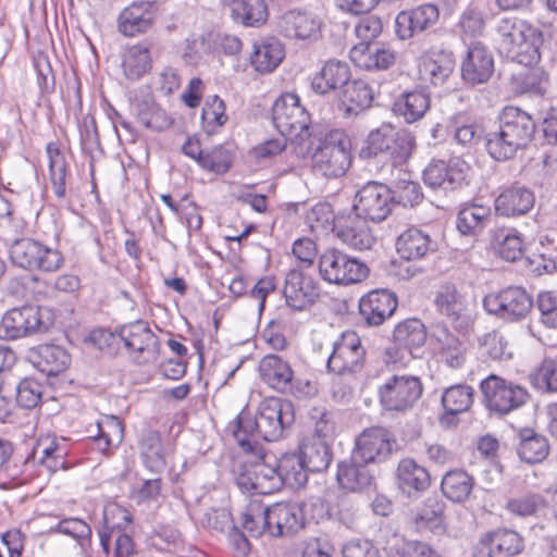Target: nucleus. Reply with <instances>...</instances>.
<instances>
[{
	"label": "nucleus",
	"mask_w": 557,
	"mask_h": 557,
	"mask_svg": "<svg viewBox=\"0 0 557 557\" xmlns=\"http://www.w3.org/2000/svg\"><path fill=\"white\" fill-rule=\"evenodd\" d=\"M293 406L289 401L268 397L259 403L256 413L243 410L236 419L233 431L238 445L246 453L259 455V440L268 442L278 440L283 431L294 423Z\"/></svg>",
	"instance_id": "f257e3e1"
},
{
	"label": "nucleus",
	"mask_w": 557,
	"mask_h": 557,
	"mask_svg": "<svg viewBox=\"0 0 557 557\" xmlns=\"http://www.w3.org/2000/svg\"><path fill=\"white\" fill-rule=\"evenodd\" d=\"M536 124L524 110L507 106L498 116V128L486 134V149L495 160L512 158L533 139Z\"/></svg>",
	"instance_id": "f03ea898"
},
{
	"label": "nucleus",
	"mask_w": 557,
	"mask_h": 557,
	"mask_svg": "<svg viewBox=\"0 0 557 557\" xmlns=\"http://www.w3.org/2000/svg\"><path fill=\"white\" fill-rule=\"evenodd\" d=\"M495 42L500 54L521 65L539 63L542 33L516 16H505L494 27Z\"/></svg>",
	"instance_id": "7ed1b4c3"
},
{
	"label": "nucleus",
	"mask_w": 557,
	"mask_h": 557,
	"mask_svg": "<svg viewBox=\"0 0 557 557\" xmlns=\"http://www.w3.org/2000/svg\"><path fill=\"white\" fill-rule=\"evenodd\" d=\"M350 149V139L344 131H330L320 138L311 156L312 171L327 178L343 176L351 163Z\"/></svg>",
	"instance_id": "20e7f679"
},
{
	"label": "nucleus",
	"mask_w": 557,
	"mask_h": 557,
	"mask_svg": "<svg viewBox=\"0 0 557 557\" xmlns=\"http://www.w3.org/2000/svg\"><path fill=\"white\" fill-rule=\"evenodd\" d=\"M414 146L413 136L407 131H398L383 124L371 131L359 150V157L368 160L384 156L393 165L403 164L410 157Z\"/></svg>",
	"instance_id": "39448f33"
},
{
	"label": "nucleus",
	"mask_w": 557,
	"mask_h": 557,
	"mask_svg": "<svg viewBox=\"0 0 557 557\" xmlns=\"http://www.w3.org/2000/svg\"><path fill=\"white\" fill-rule=\"evenodd\" d=\"M9 255L12 263L28 271L57 272L64 264L63 253L30 237L13 240Z\"/></svg>",
	"instance_id": "423d86ee"
},
{
	"label": "nucleus",
	"mask_w": 557,
	"mask_h": 557,
	"mask_svg": "<svg viewBox=\"0 0 557 557\" xmlns=\"http://www.w3.org/2000/svg\"><path fill=\"white\" fill-rule=\"evenodd\" d=\"M53 324L52 313L47 308L22 306L8 310L0 322V337L17 339L49 331Z\"/></svg>",
	"instance_id": "0eeeda50"
},
{
	"label": "nucleus",
	"mask_w": 557,
	"mask_h": 557,
	"mask_svg": "<svg viewBox=\"0 0 557 557\" xmlns=\"http://www.w3.org/2000/svg\"><path fill=\"white\" fill-rule=\"evenodd\" d=\"M272 120L280 134L290 140L301 143L311 136L309 132L310 115L300 104L296 94L286 92L275 100L272 108Z\"/></svg>",
	"instance_id": "6e6552de"
},
{
	"label": "nucleus",
	"mask_w": 557,
	"mask_h": 557,
	"mask_svg": "<svg viewBox=\"0 0 557 557\" xmlns=\"http://www.w3.org/2000/svg\"><path fill=\"white\" fill-rule=\"evenodd\" d=\"M486 408L500 416L519 409L530 398L528 389L519 384L491 374L480 384Z\"/></svg>",
	"instance_id": "1a4fd4ad"
},
{
	"label": "nucleus",
	"mask_w": 557,
	"mask_h": 557,
	"mask_svg": "<svg viewBox=\"0 0 557 557\" xmlns=\"http://www.w3.org/2000/svg\"><path fill=\"white\" fill-rule=\"evenodd\" d=\"M423 392L418 376L392 375L379 388V399L384 411L405 413L410 410Z\"/></svg>",
	"instance_id": "9d476101"
},
{
	"label": "nucleus",
	"mask_w": 557,
	"mask_h": 557,
	"mask_svg": "<svg viewBox=\"0 0 557 557\" xmlns=\"http://www.w3.org/2000/svg\"><path fill=\"white\" fill-rule=\"evenodd\" d=\"M319 271L324 281L337 285L359 283L369 275L366 263L338 249H329L320 257Z\"/></svg>",
	"instance_id": "9b49d317"
},
{
	"label": "nucleus",
	"mask_w": 557,
	"mask_h": 557,
	"mask_svg": "<svg viewBox=\"0 0 557 557\" xmlns=\"http://www.w3.org/2000/svg\"><path fill=\"white\" fill-rule=\"evenodd\" d=\"M109 336H117L128 354L139 364L153 362L158 359L159 339L146 321L137 320L121 325Z\"/></svg>",
	"instance_id": "f8f14e48"
},
{
	"label": "nucleus",
	"mask_w": 557,
	"mask_h": 557,
	"mask_svg": "<svg viewBox=\"0 0 557 557\" xmlns=\"http://www.w3.org/2000/svg\"><path fill=\"white\" fill-rule=\"evenodd\" d=\"M533 306L531 295L520 286H508L497 293L487 294L483 299V307L490 314L509 322L525 319Z\"/></svg>",
	"instance_id": "ddd939ff"
},
{
	"label": "nucleus",
	"mask_w": 557,
	"mask_h": 557,
	"mask_svg": "<svg viewBox=\"0 0 557 557\" xmlns=\"http://www.w3.org/2000/svg\"><path fill=\"white\" fill-rule=\"evenodd\" d=\"M433 305L441 315L445 317L456 331L468 334L473 321L468 314L466 294L451 282L443 283L434 293Z\"/></svg>",
	"instance_id": "4468645a"
},
{
	"label": "nucleus",
	"mask_w": 557,
	"mask_h": 557,
	"mask_svg": "<svg viewBox=\"0 0 557 557\" xmlns=\"http://www.w3.org/2000/svg\"><path fill=\"white\" fill-rule=\"evenodd\" d=\"M259 460L246 462L236 478L237 485L245 492L269 495L281 490V476L276 462L265 460V456L252 453Z\"/></svg>",
	"instance_id": "2eb2a0df"
},
{
	"label": "nucleus",
	"mask_w": 557,
	"mask_h": 557,
	"mask_svg": "<svg viewBox=\"0 0 557 557\" xmlns=\"http://www.w3.org/2000/svg\"><path fill=\"white\" fill-rule=\"evenodd\" d=\"M392 190L384 184L369 182L355 196V213L372 221L382 222L391 212Z\"/></svg>",
	"instance_id": "dca6fc26"
},
{
	"label": "nucleus",
	"mask_w": 557,
	"mask_h": 557,
	"mask_svg": "<svg viewBox=\"0 0 557 557\" xmlns=\"http://www.w3.org/2000/svg\"><path fill=\"white\" fill-rule=\"evenodd\" d=\"M396 440L394 434L383 426L364 430L356 440L352 450L355 461L370 463L382 462L392 454Z\"/></svg>",
	"instance_id": "f3484780"
},
{
	"label": "nucleus",
	"mask_w": 557,
	"mask_h": 557,
	"mask_svg": "<svg viewBox=\"0 0 557 557\" xmlns=\"http://www.w3.org/2000/svg\"><path fill=\"white\" fill-rule=\"evenodd\" d=\"M366 350L355 332H345L334 343L333 352L327 359V369L336 374L355 373L364 361Z\"/></svg>",
	"instance_id": "a211bd4d"
},
{
	"label": "nucleus",
	"mask_w": 557,
	"mask_h": 557,
	"mask_svg": "<svg viewBox=\"0 0 557 557\" xmlns=\"http://www.w3.org/2000/svg\"><path fill=\"white\" fill-rule=\"evenodd\" d=\"M394 346L386 349L389 361H403L408 354L417 357V351L426 341V329L419 319H407L399 322L393 333Z\"/></svg>",
	"instance_id": "6ab92c4d"
},
{
	"label": "nucleus",
	"mask_w": 557,
	"mask_h": 557,
	"mask_svg": "<svg viewBox=\"0 0 557 557\" xmlns=\"http://www.w3.org/2000/svg\"><path fill=\"white\" fill-rule=\"evenodd\" d=\"M369 221L370 220L350 211L335 219L333 231L336 236L350 248L361 251L369 250L376 242Z\"/></svg>",
	"instance_id": "aec40b11"
},
{
	"label": "nucleus",
	"mask_w": 557,
	"mask_h": 557,
	"mask_svg": "<svg viewBox=\"0 0 557 557\" xmlns=\"http://www.w3.org/2000/svg\"><path fill=\"white\" fill-rule=\"evenodd\" d=\"M524 548L523 537L513 530L498 529L483 536L474 547V557H513Z\"/></svg>",
	"instance_id": "412c9836"
},
{
	"label": "nucleus",
	"mask_w": 557,
	"mask_h": 557,
	"mask_svg": "<svg viewBox=\"0 0 557 557\" xmlns=\"http://www.w3.org/2000/svg\"><path fill=\"white\" fill-rule=\"evenodd\" d=\"M283 295L288 307L305 310L319 298V288L313 277L293 269L286 274Z\"/></svg>",
	"instance_id": "4be33fe9"
},
{
	"label": "nucleus",
	"mask_w": 557,
	"mask_h": 557,
	"mask_svg": "<svg viewBox=\"0 0 557 557\" xmlns=\"http://www.w3.org/2000/svg\"><path fill=\"white\" fill-rule=\"evenodd\" d=\"M494 73V58L492 52L482 42L469 46L461 63V77L468 85L485 84Z\"/></svg>",
	"instance_id": "5701e85b"
},
{
	"label": "nucleus",
	"mask_w": 557,
	"mask_h": 557,
	"mask_svg": "<svg viewBox=\"0 0 557 557\" xmlns=\"http://www.w3.org/2000/svg\"><path fill=\"white\" fill-rule=\"evenodd\" d=\"M440 16L438 8L432 3H424L411 10L401 11L395 20V32L399 39L412 38L433 26Z\"/></svg>",
	"instance_id": "b1692460"
},
{
	"label": "nucleus",
	"mask_w": 557,
	"mask_h": 557,
	"mask_svg": "<svg viewBox=\"0 0 557 557\" xmlns=\"http://www.w3.org/2000/svg\"><path fill=\"white\" fill-rule=\"evenodd\" d=\"M98 535L101 548L107 556L111 552V543L114 544V557H135L138 554L133 536L126 532L121 522H114L107 511Z\"/></svg>",
	"instance_id": "393cba45"
},
{
	"label": "nucleus",
	"mask_w": 557,
	"mask_h": 557,
	"mask_svg": "<svg viewBox=\"0 0 557 557\" xmlns=\"http://www.w3.org/2000/svg\"><path fill=\"white\" fill-rule=\"evenodd\" d=\"M397 305V297L393 292L374 289L360 299L359 311L368 325L377 326L392 317Z\"/></svg>",
	"instance_id": "a878e982"
},
{
	"label": "nucleus",
	"mask_w": 557,
	"mask_h": 557,
	"mask_svg": "<svg viewBox=\"0 0 557 557\" xmlns=\"http://www.w3.org/2000/svg\"><path fill=\"white\" fill-rule=\"evenodd\" d=\"M270 513L271 536L292 535L305 527L302 507L296 503H276L270 506Z\"/></svg>",
	"instance_id": "bb28decb"
},
{
	"label": "nucleus",
	"mask_w": 557,
	"mask_h": 557,
	"mask_svg": "<svg viewBox=\"0 0 557 557\" xmlns=\"http://www.w3.org/2000/svg\"><path fill=\"white\" fill-rule=\"evenodd\" d=\"M349 57L364 70H386L396 61V52L377 42H360L351 48Z\"/></svg>",
	"instance_id": "cd10ccee"
},
{
	"label": "nucleus",
	"mask_w": 557,
	"mask_h": 557,
	"mask_svg": "<svg viewBox=\"0 0 557 557\" xmlns=\"http://www.w3.org/2000/svg\"><path fill=\"white\" fill-rule=\"evenodd\" d=\"M535 202L534 193L520 185L505 188L495 199V211L502 216H519L527 214Z\"/></svg>",
	"instance_id": "c85d7f7f"
},
{
	"label": "nucleus",
	"mask_w": 557,
	"mask_h": 557,
	"mask_svg": "<svg viewBox=\"0 0 557 557\" xmlns=\"http://www.w3.org/2000/svg\"><path fill=\"white\" fill-rule=\"evenodd\" d=\"M28 360L42 373L52 376L65 371L71 356L58 345L44 344L29 349Z\"/></svg>",
	"instance_id": "c756f323"
},
{
	"label": "nucleus",
	"mask_w": 557,
	"mask_h": 557,
	"mask_svg": "<svg viewBox=\"0 0 557 557\" xmlns=\"http://www.w3.org/2000/svg\"><path fill=\"white\" fill-rule=\"evenodd\" d=\"M396 249L400 258L412 261L425 258L437 250V243L417 227L403 232L396 240Z\"/></svg>",
	"instance_id": "7c9ffc66"
},
{
	"label": "nucleus",
	"mask_w": 557,
	"mask_h": 557,
	"mask_svg": "<svg viewBox=\"0 0 557 557\" xmlns=\"http://www.w3.org/2000/svg\"><path fill=\"white\" fill-rule=\"evenodd\" d=\"M156 17L154 7L148 1H135L119 16V29L125 36H135L151 28Z\"/></svg>",
	"instance_id": "2f4dec72"
},
{
	"label": "nucleus",
	"mask_w": 557,
	"mask_h": 557,
	"mask_svg": "<svg viewBox=\"0 0 557 557\" xmlns=\"http://www.w3.org/2000/svg\"><path fill=\"white\" fill-rule=\"evenodd\" d=\"M259 372L262 381L278 392L289 391L293 386L292 366L278 355H265L260 360Z\"/></svg>",
	"instance_id": "473e14b6"
},
{
	"label": "nucleus",
	"mask_w": 557,
	"mask_h": 557,
	"mask_svg": "<svg viewBox=\"0 0 557 557\" xmlns=\"http://www.w3.org/2000/svg\"><path fill=\"white\" fill-rule=\"evenodd\" d=\"M372 101L373 90L366 81H348L341 92L338 108L345 117H349L369 109Z\"/></svg>",
	"instance_id": "72a5a7b5"
},
{
	"label": "nucleus",
	"mask_w": 557,
	"mask_h": 557,
	"mask_svg": "<svg viewBox=\"0 0 557 557\" xmlns=\"http://www.w3.org/2000/svg\"><path fill=\"white\" fill-rule=\"evenodd\" d=\"M459 162L446 163L443 160H433L423 171V181L431 188L455 189L465 180V174L458 168Z\"/></svg>",
	"instance_id": "f704fd0d"
},
{
	"label": "nucleus",
	"mask_w": 557,
	"mask_h": 557,
	"mask_svg": "<svg viewBox=\"0 0 557 557\" xmlns=\"http://www.w3.org/2000/svg\"><path fill=\"white\" fill-rule=\"evenodd\" d=\"M368 462L355 461L354 453L350 459L342 461L337 469V481L343 488L351 492H358L369 488L374 476L368 469Z\"/></svg>",
	"instance_id": "c9c22d12"
},
{
	"label": "nucleus",
	"mask_w": 557,
	"mask_h": 557,
	"mask_svg": "<svg viewBox=\"0 0 557 557\" xmlns=\"http://www.w3.org/2000/svg\"><path fill=\"white\" fill-rule=\"evenodd\" d=\"M430 108V96L422 89L405 90L393 102V112L407 123L422 119Z\"/></svg>",
	"instance_id": "e433bc0d"
},
{
	"label": "nucleus",
	"mask_w": 557,
	"mask_h": 557,
	"mask_svg": "<svg viewBox=\"0 0 557 557\" xmlns=\"http://www.w3.org/2000/svg\"><path fill=\"white\" fill-rule=\"evenodd\" d=\"M350 78V69L346 62L329 60L312 78V89L325 95L337 88H344Z\"/></svg>",
	"instance_id": "4c0bfd02"
},
{
	"label": "nucleus",
	"mask_w": 557,
	"mask_h": 557,
	"mask_svg": "<svg viewBox=\"0 0 557 557\" xmlns=\"http://www.w3.org/2000/svg\"><path fill=\"white\" fill-rule=\"evenodd\" d=\"M396 475L399 488L408 495L413 492H424L431 485V476L428 470L411 458L399 461Z\"/></svg>",
	"instance_id": "58836bf2"
},
{
	"label": "nucleus",
	"mask_w": 557,
	"mask_h": 557,
	"mask_svg": "<svg viewBox=\"0 0 557 557\" xmlns=\"http://www.w3.org/2000/svg\"><path fill=\"white\" fill-rule=\"evenodd\" d=\"M280 28L288 38L307 39L317 35L320 22L306 12L290 10L281 17Z\"/></svg>",
	"instance_id": "ea45409f"
},
{
	"label": "nucleus",
	"mask_w": 557,
	"mask_h": 557,
	"mask_svg": "<svg viewBox=\"0 0 557 557\" xmlns=\"http://www.w3.org/2000/svg\"><path fill=\"white\" fill-rule=\"evenodd\" d=\"M275 462L281 476V487L284 485L292 488L305 486L309 470L299 453L284 454Z\"/></svg>",
	"instance_id": "a19ab883"
},
{
	"label": "nucleus",
	"mask_w": 557,
	"mask_h": 557,
	"mask_svg": "<svg viewBox=\"0 0 557 557\" xmlns=\"http://www.w3.org/2000/svg\"><path fill=\"white\" fill-rule=\"evenodd\" d=\"M490 218L491 210L488 207L468 205L459 210L456 226L460 234L475 236L484 230Z\"/></svg>",
	"instance_id": "79ce46f5"
},
{
	"label": "nucleus",
	"mask_w": 557,
	"mask_h": 557,
	"mask_svg": "<svg viewBox=\"0 0 557 557\" xmlns=\"http://www.w3.org/2000/svg\"><path fill=\"white\" fill-rule=\"evenodd\" d=\"M232 10L233 16L246 26L263 24L268 17L264 0H222Z\"/></svg>",
	"instance_id": "37998d69"
},
{
	"label": "nucleus",
	"mask_w": 557,
	"mask_h": 557,
	"mask_svg": "<svg viewBox=\"0 0 557 557\" xmlns=\"http://www.w3.org/2000/svg\"><path fill=\"white\" fill-rule=\"evenodd\" d=\"M151 64L149 48L141 44L128 47L122 57L124 75L132 81L139 79L148 73Z\"/></svg>",
	"instance_id": "c03bdc74"
},
{
	"label": "nucleus",
	"mask_w": 557,
	"mask_h": 557,
	"mask_svg": "<svg viewBox=\"0 0 557 557\" xmlns=\"http://www.w3.org/2000/svg\"><path fill=\"white\" fill-rule=\"evenodd\" d=\"M445 503L438 497H428L422 507L413 513L411 522L417 530L430 529L437 531L443 529Z\"/></svg>",
	"instance_id": "a18cd8bd"
},
{
	"label": "nucleus",
	"mask_w": 557,
	"mask_h": 557,
	"mask_svg": "<svg viewBox=\"0 0 557 557\" xmlns=\"http://www.w3.org/2000/svg\"><path fill=\"white\" fill-rule=\"evenodd\" d=\"M284 48L276 39H268L255 45L251 63L258 72H272L282 62Z\"/></svg>",
	"instance_id": "49530a36"
},
{
	"label": "nucleus",
	"mask_w": 557,
	"mask_h": 557,
	"mask_svg": "<svg viewBox=\"0 0 557 557\" xmlns=\"http://www.w3.org/2000/svg\"><path fill=\"white\" fill-rule=\"evenodd\" d=\"M520 443L517 448L519 457L528 463L541 462L548 455L547 440L532 429H523L519 433Z\"/></svg>",
	"instance_id": "de8ad7c7"
},
{
	"label": "nucleus",
	"mask_w": 557,
	"mask_h": 557,
	"mask_svg": "<svg viewBox=\"0 0 557 557\" xmlns=\"http://www.w3.org/2000/svg\"><path fill=\"white\" fill-rule=\"evenodd\" d=\"M473 479L463 470L447 472L441 484V490L448 499L454 503H462L468 499L473 488Z\"/></svg>",
	"instance_id": "09e8293b"
},
{
	"label": "nucleus",
	"mask_w": 557,
	"mask_h": 557,
	"mask_svg": "<svg viewBox=\"0 0 557 557\" xmlns=\"http://www.w3.org/2000/svg\"><path fill=\"white\" fill-rule=\"evenodd\" d=\"M455 64V58L451 52H432L423 63V73L434 86H440L451 75Z\"/></svg>",
	"instance_id": "8fccbe9b"
},
{
	"label": "nucleus",
	"mask_w": 557,
	"mask_h": 557,
	"mask_svg": "<svg viewBox=\"0 0 557 557\" xmlns=\"http://www.w3.org/2000/svg\"><path fill=\"white\" fill-rule=\"evenodd\" d=\"M299 454L306 463L309 472H321L329 468L332 461V451L324 440H312L305 443Z\"/></svg>",
	"instance_id": "3c124183"
},
{
	"label": "nucleus",
	"mask_w": 557,
	"mask_h": 557,
	"mask_svg": "<svg viewBox=\"0 0 557 557\" xmlns=\"http://www.w3.org/2000/svg\"><path fill=\"white\" fill-rule=\"evenodd\" d=\"M136 116L138 121L148 129L161 132L169 128L172 117L156 102L150 100H140L135 104Z\"/></svg>",
	"instance_id": "603ef678"
},
{
	"label": "nucleus",
	"mask_w": 557,
	"mask_h": 557,
	"mask_svg": "<svg viewBox=\"0 0 557 557\" xmlns=\"http://www.w3.org/2000/svg\"><path fill=\"white\" fill-rule=\"evenodd\" d=\"M46 150L49 158V173L53 193L58 198H64L66 195L65 158L55 143H49Z\"/></svg>",
	"instance_id": "864d4df0"
},
{
	"label": "nucleus",
	"mask_w": 557,
	"mask_h": 557,
	"mask_svg": "<svg viewBox=\"0 0 557 557\" xmlns=\"http://www.w3.org/2000/svg\"><path fill=\"white\" fill-rule=\"evenodd\" d=\"M496 250L506 261L515 262L523 256V239L515 228H499L494 235Z\"/></svg>",
	"instance_id": "5fc2aeb1"
},
{
	"label": "nucleus",
	"mask_w": 557,
	"mask_h": 557,
	"mask_svg": "<svg viewBox=\"0 0 557 557\" xmlns=\"http://www.w3.org/2000/svg\"><path fill=\"white\" fill-rule=\"evenodd\" d=\"M270 506H263L259 502H251L243 515V528L251 536H260L264 533L270 534L272 521L270 516Z\"/></svg>",
	"instance_id": "6e6d98bb"
},
{
	"label": "nucleus",
	"mask_w": 557,
	"mask_h": 557,
	"mask_svg": "<svg viewBox=\"0 0 557 557\" xmlns=\"http://www.w3.org/2000/svg\"><path fill=\"white\" fill-rule=\"evenodd\" d=\"M473 403V388L466 384L453 385L445 389L442 404L450 416L467 411Z\"/></svg>",
	"instance_id": "4d7b16f0"
},
{
	"label": "nucleus",
	"mask_w": 557,
	"mask_h": 557,
	"mask_svg": "<svg viewBox=\"0 0 557 557\" xmlns=\"http://www.w3.org/2000/svg\"><path fill=\"white\" fill-rule=\"evenodd\" d=\"M549 502L541 494H527L507 502L509 512L519 517L536 516L544 512Z\"/></svg>",
	"instance_id": "13d9d810"
},
{
	"label": "nucleus",
	"mask_w": 557,
	"mask_h": 557,
	"mask_svg": "<svg viewBox=\"0 0 557 557\" xmlns=\"http://www.w3.org/2000/svg\"><path fill=\"white\" fill-rule=\"evenodd\" d=\"M532 385L542 393H557V356L546 358L530 374Z\"/></svg>",
	"instance_id": "bf43d9fd"
},
{
	"label": "nucleus",
	"mask_w": 557,
	"mask_h": 557,
	"mask_svg": "<svg viewBox=\"0 0 557 557\" xmlns=\"http://www.w3.org/2000/svg\"><path fill=\"white\" fill-rule=\"evenodd\" d=\"M141 455L148 468L152 471H161L165 466L160 434L148 431L141 441Z\"/></svg>",
	"instance_id": "052dcab7"
},
{
	"label": "nucleus",
	"mask_w": 557,
	"mask_h": 557,
	"mask_svg": "<svg viewBox=\"0 0 557 557\" xmlns=\"http://www.w3.org/2000/svg\"><path fill=\"white\" fill-rule=\"evenodd\" d=\"M524 65V67L513 75V81L520 92H543V83L546 81V74L541 67Z\"/></svg>",
	"instance_id": "680f3d73"
},
{
	"label": "nucleus",
	"mask_w": 557,
	"mask_h": 557,
	"mask_svg": "<svg viewBox=\"0 0 557 557\" xmlns=\"http://www.w3.org/2000/svg\"><path fill=\"white\" fill-rule=\"evenodd\" d=\"M232 154L223 146L213 147L205 151L199 166L218 175L225 174L232 166Z\"/></svg>",
	"instance_id": "e2e57ef3"
},
{
	"label": "nucleus",
	"mask_w": 557,
	"mask_h": 557,
	"mask_svg": "<svg viewBox=\"0 0 557 557\" xmlns=\"http://www.w3.org/2000/svg\"><path fill=\"white\" fill-rule=\"evenodd\" d=\"M479 345L482 357L492 360H504L511 357V354L507 351V342L497 331H492L480 337Z\"/></svg>",
	"instance_id": "0e129e2a"
},
{
	"label": "nucleus",
	"mask_w": 557,
	"mask_h": 557,
	"mask_svg": "<svg viewBox=\"0 0 557 557\" xmlns=\"http://www.w3.org/2000/svg\"><path fill=\"white\" fill-rule=\"evenodd\" d=\"M201 117L208 133H214L227 122L225 113V103L219 96L214 95L211 100H207L201 112Z\"/></svg>",
	"instance_id": "69168bd1"
},
{
	"label": "nucleus",
	"mask_w": 557,
	"mask_h": 557,
	"mask_svg": "<svg viewBox=\"0 0 557 557\" xmlns=\"http://www.w3.org/2000/svg\"><path fill=\"white\" fill-rule=\"evenodd\" d=\"M441 357L450 368L458 369L466 361V345L453 334H446L442 341Z\"/></svg>",
	"instance_id": "338daca9"
},
{
	"label": "nucleus",
	"mask_w": 557,
	"mask_h": 557,
	"mask_svg": "<svg viewBox=\"0 0 557 557\" xmlns=\"http://www.w3.org/2000/svg\"><path fill=\"white\" fill-rule=\"evenodd\" d=\"M44 386L35 379L26 377L16 387V403L25 408L37 407L42 398Z\"/></svg>",
	"instance_id": "774afa93"
}]
</instances>
